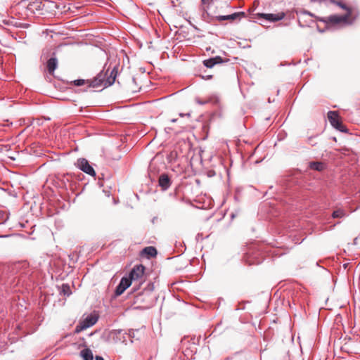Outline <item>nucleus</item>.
Returning <instances> with one entry per match:
<instances>
[{
	"instance_id": "5",
	"label": "nucleus",
	"mask_w": 360,
	"mask_h": 360,
	"mask_svg": "<svg viewBox=\"0 0 360 360\" xmlns=\"http://www.w3.org/2000/svg\"><path fill=\"white\" fill-rule=\"evenodd\" d=\"M328 118L333 127L340 131H346L345 127L342 124L340 118L335 111H329L328 112Z\"/></svg>"
},
{
	"instance_id": "10",
	"label": "nucleus",
	"mask_w": 360,
	"mask_h": 360,
	"mask_svg": "<svg viewBox=\"0 0 360 360\" xmlns=\"http://www.w3.org/2000/svg\"><path fill=\"white\" fill-rule=\"evenodd\" d=\"M159 185L162 190H167L171 184L170 179L167 174H162L159 177Z\"/></svg>"
},
{
	"instance_id": "4",
	"label": "nucleus",
	"mask_w": 360,
	"mask_h": 360,
	"mask_svg": "<svg viewBox=\"0 0 360 360\" xmlns=\"http://www.w3.org/2000/svg\"><path fill=\"white\" fill-rule=\"evenodd\" d=\"M145 266L142 264L135 265L133 269L131 270L129 277L130 281H140L142 282L143 277L145 271Z\"/></svg>"
},
{
	"instance_id": "21",
	"label": "nucleus",
	"mask_w": 360,
	"mask_h": 360,
	"mask_svg": "<svg viewBox=\"0 0 360 360\" xmlns=\"http://www.w3.org/2000/svg\"><path fill=\"white\" fill-rule=\"evenodd\" d=\"M73 83L75 86H82L84 84H87L89 86V79H76Z\"/></svg>"
},
{
	"instance_id": "26",
	"label": "nucleus",
	"mask_w": 360,
	"mask_h": 360,
	"mask_svg": "<svg viewBox=\"0 0 360 360\" xmlns=\"http://www.w3.org/2000/svg\"><path fill=\"white\" fill-rule=\"evenodd\" d=\"M176 121H177V119H172V122H176Z\"/></svg>"
},
{
	"instance_id": "3",
	"label": "nucleus",
	"mask_w": 360,
	"mask_h": 360,
	"mask_svg": "<svg viewBox=\"0 0 360 360\" xmlns=\"http://www.w3.org/2000/svg\"><path fill=\"white\" fill-rule=\"evenodd\" d=\"M98 316L96 314H91L84 319L81 321L76 326L75 332L79 333L86 328L93 326L98 321Z\"/></svg>"
},
{
	"instance_id": "22",
	"label": "nucleus",
	"mask_w": 360,
	"mask_h": 360,
	"mask_svg": "<svg viewBox=\"0 0 360 360\" xmlns=\"http://www.w3.org/2000/svg\"><path fill=\"white\" fill-rule=\"evenodd\" d=\"M62 290L64 294L69 295L70 293V287L68 286V285L63 284L62 285Z\"/></svg>"
},
{
	"instance_id": "17",
	"label": "nucleus",
	"mask_w": 360,
	"mask_h": 360,
	"mask_svg": "<svg viewBox=\"0 0 360 360\" xmlns=\"http://www.w3.org/2000/svg\"><path fill=\"white\" fill-rule=\"evenodd\" d=\"M325 166L324 164L321 162H309V168L316 171L323 170Z\"/></svg>"
},
{
	"instance_id": "9",
	"label": "nucleus",
	"mask_w": 360,
	"mask_h": 360,
	"mask_svg": "<svg viewBox=\"0 0 360 360\" xmlns=\"http://www.w3.org/2000/svg\"><path fill=\"white\" fill-rule=\"evenodd\" d=\"M43 12L44 15L45 13H52L55 12L56 9H58V6L55 1L50 0H44L43 1Z\"/></svg>"
},
{
	"instance_id": "24",
	"label": "nucleus",
	"mask_w": 360,
	"mask_h": 360,
	"mask_svg": "<svg viewBox=\"0 0 360 360\" xmlns=\"http://www.w3.org/2000/svg\"><path fill=\"white\" fill-rule=\"evenodd\" d=\"M213 0H201V2L203 5H210Z\"/></svg>"
},
{
	"instance_id": "1",
	"label": "nucleus",
	"mask_w": 360,
	"mask_h": 360,
	"mask_svg": "<svg viewBox=\"0 0 360 360\" xmlns=\"http://www.w3.org/2000/svg\"><path fill=\"white\" fill-rule=\"evenodd\" d=\"M117 75V70L115 67L108 77L107 72H101L92 80L89 79V87L96 88L101 86L108 87L115 82Z\"/></svg>"
},
{
	"instance_id": "25",
	"label": "nucleus",
	"mask_w": 360,
	"mask_h": 360,
	"mask_svg": "<svg viewBox=\"0 0 360 360\" xmlns=\"http://www.w3.org/2000/svg\"><path fill=\"white\" fill-rule=\"evenodd\" d=\"M96 360H104L102 357L99 356H96Z\"/></svg>"
},
{
	"instance_id": "7",
	"label": "nucleus",
	"mask_w": 360,
	"mask_h": 360,
	"mask_svg": "<svg viewBox=\"0 0 360 360\" xmlns=\"http://www.w3.org/2000/svg\"><path fill=\"white\" fill-rule=\"evenodd\" d=\"M259 19H264L271 22H276L282 20L285 14L283 13H279L276 14L274 13H257L256 14Z\"/></svg>"
},
{
	"instance_id": "11",
	"label": "nucleus",
	"mask_w": 360,
	"mask_h": 360,
	"mask_svg": "<svg viewBox=\"0 0 360 360\" xmlns=\"http://www.w3.org/2000/svg\"><path fill=\"white\" fill-rule=\"evenodd\" d=\"M157 250L153 246H148L142 250L140 255L141 257L145 255L147 256L148 258L155 257L157 255Z\"/></svg>"
},
{
	"instance_id": "14",
	"label": "nucleus",
	"mask_w": 360,
	"mask_h": 360,
	"mask_svg": "<svg viewBox=\"0 0 360 360\" xmlns=\"http://www.w3.org/2000/svg\"><path fill=\"white\" fill-rule=\"evenodd\" d=\"M58 61L56 58H51L46 63V68L49 74L53 75L57 68Z\"/></svg>"
},
{
	"instance_id": "18",
	"label": "nucleus",
	"mask_w": 360,
	"mask_h": 360,
	"mask_svg": "<svg viewBox=\"0 0 360 360\" xmlns=\"http://www.w3.org/2000/svg\"><path fill=\"white\" fill-rule=\"evenodd\" d=\"M345 216L346 213L342 209H338L335 210L332 214L333 218H343Z\"/></svg>"
},
{
	"instance_id": "27",
	"label": "nucleus",
	"mask_w": 360,
	"mask_h": 360,
	"mask_svg": "<svg viewBox=\"0 0 360 360\" xmlns=\"http://www.w3.org/2000/svg\"><path fill=\"white\" fill-rule=\"evenodd\" d=\"M219 100L217 98L215 99V103H218Z\"/></svg>"
},
{
	"instance_id": "12",
	"label": "nucleus",
	"mask_w": 360,
	"mask_h": 360,
	"mask_svg": "<svg viewBox=\"0 0 360 360\" xmlns=\"http://www.w3.org/2000/svg\"><path fill=\"white\" fill-rule=\"evenodd\" d=\"M12 13L16 15H18V18L21 19H25L29 16V12L27 11V8L18 9V4L12 8Z\"/></svg>"
},
{
	"instance_id": "20",
	"label": "nucleus",
	"mask_w": 360,
	"mask_h": 360,
	"mask_svg": "<svg viewBox=\"0 0 360 360\" xmlns=\"http://www.w3.org/2000/svg\"><path fill=\"white\" fill-rule=\"evenodd\" d=\"M243 12H237L231 15H226V20H234L239 16H244Z\"/></svg>"
},
{
	"instance_id": "13",
	"label": "nucleus",
	"mask_w": 360,
	"mask_h": 360,
	"mask_svg": "<svg viewBox=\"0 0 360 360\" xmlns=\"http://www.w3.org/2000/svg\"><path fill=\"white\" fill-rule=\"evenodd\" d=\"M223 63V60L220 56H217L214 58H212L203 61L204 65L208 68H211L216 64H219Z\"/></svg>"
},
{
	"instance_id": "15",
	"label": "nucleus",
	"mask_w": 360,
	"mask_h": 360,
	"mask_svg": "<svg viewBox=\"0 0 360 360\" xmlns=\"http://www.w3.org/2000/svg\"><path fill=\"white\" fill-rule=\"evenodd\" d=\"M348 17H349L348 14L345 15H330L328 18V20L330 22L337 24V23H340L342 22H346L348 19Z\"/></svg>"
},
{
	"instance_id": "16",
	"label": "nucleus",
	"mask_w": 360,
	"mask_h": 360,
	"mask_svg": "<svg viewBox=\"0 0 360 360\" xmlns=\"http://www.w3.org/2000/svg\"><path fill=\"white\" fill-rule=\"evenodd\" d=\"M81 356L82 357L83 360H93V353L91 350L89 348L84 349L80 352Z\"/></svg>"
},
{
	"instance_id": "8",
	"label": "nucleus",
	"mask_w": 360,
	"mask_h": 360,
	"mask_svg": "<svg viewBox=\"0 0 360 360\" xmlns=\"http://www.w3.org/2000/svg\"><path fill=\"white\" fill-rule=\"evenodd\" d=\"M131 282L130 281V279H129L127 277H123L115 289V293L116 296L121 295L124 292V290L131 285Z\"/></svg>"
},
{
	"instance_id": "2",
	"label": "nucleus",
	"mask_w": 360,
	"mask_h": 360,
	"mask_svg": "<svg viewBox=\"0 0 360 360\" xmlns=\"http://www.w3.org/2000/svg\"><path fill=\"white\" fill-rule=\"evenodd\" d=\"M42 0H22L18 4V8H27L30 14L44 15Z\"/></svg>"
},
{
	"instance_id": "6",
	"label": "nucleus",
	"mask_w": 360,
	"mask_h": 360,
	"mask_svg": "<svg viewBox=\"0 0 360 360\" xmlns=\"http://www.w3.org/2000/svg\"><path fill=\"white\" fill-rule=\"evenodd\" d=\"M77 167L82 170L84 172L92 176H96V172L94 168L89 165L87 160L84 158H80L77 162Z\"/></svg>"
},
{
	"instance_id": "23",
	"label": "nucleus",
	"mask_w": 360,
	"mask_h": 360,
	"mask_svg": "<svg viewBox=\"0 0 360 360\" xmlns=\"http://www.w3.org/2000/svg\"><path fill=\"white\" fill-rule=\"evenodd\" d=\"M216 20H218L219 22H221L222 20H226V15H218V16H216Z\"/></svg>"
},
{
	"instance_id": "19",
	"label": "nucleus",
	"mask_w": 360,
	"mask_h": 360,
	"mask_svg": "<svg viewBox=\"0 0 360 360\" xmlns=\"http://www.w3.org/2000/svg\"><path fill=\"white\" fill-rule=\"evenodd\" d=\"M135 79H132V80L128 84V89L131 92H137L140 90L141 87H138L136 85Z\"/></svg>"
}]
</instances>
